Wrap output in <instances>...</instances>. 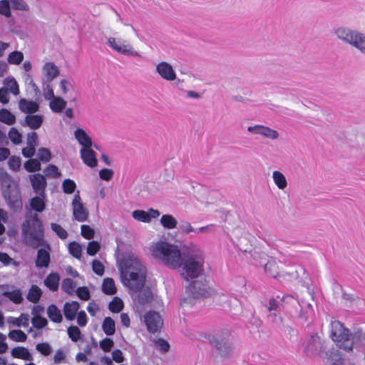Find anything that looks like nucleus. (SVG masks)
Returning a JSON list of instances; mask_svg holds the SVG:
<instances>
[{"instance_id":"obj_1","label":"nucleus","mask_w":365,"mask_h":365,"mask_svg":"<svg viewBox=\"0 0 365 365\" xmlns=\"http://www.w3.org/2000/svg\"><path fill=\"white\" fill-rule=\"evenodd\" d=\"M123 284L132 292L133 300L140 305L150 303L153 293L149 287L144 288L147 269L140 259L133 252H125L118 262Z\"/></svg>"},{"instance_id":"obj_2","label":"nucleus","mask_w":365,"mask_h":365,"mask_svg":"<svg viewBox=\"0 0 365 365\" xmlns=\"http://www.w3.org/2000/svg\"><path fill=\"white\" fill-rule=\"evenodd\" d=\"M330 326V337L341 349L351 352L354 346H365V331L363 328L354 327L351 331L337 320L331 321Z\"/></svg>"},{"instance_id":"obj_3","label":"nucleus","mask_w":365,"mask_h":365,"mask_svg":"<svg viewBox=\"0 0 365 365\" xmlns=\"http://www.w3.org/2000/svg\"><path fill=\"white\" fill-rule=\"evenodd\" d=\"M205 262L203 252L196 245H191L182 259L181 275L186 281L198 277L203 272Z\"/></svg>"},{"instance_id":"obj_4","label":"nucleus","mask_w":365,"mask_h":365,"mask_svg":"<svg viewBox=\"0 0 365 365\" xmlns=\"http://www.w3.org/2000/svg\"><path fill=\"white\" fill-rule=\"evenodd\" d=\"M22 234H29V246L34 249L43 246L49 250L50 245L44 240L43 225L38 214L34 213L26 217V220L22 224Z\"/></svg>"},{"instance_id":"obj_5","label":"nucleus","mask_w":365,"mask_h":365,"mask_svg":"<svg viewBox=\"0 0 365 365\" xmlns=\"http://www.w3.org/2000/svg\"><path fill=\"white\" fill-rule=\"evenodd\" d=\"M152 255L167 266L176 269L181 267L182 257L178 246L165 242H158L152 248Z\"/></svg>"},{"instance_id":"obj_6","label":"nucleus","mask_w":365,"mask_h":365,"mask_svg":"<svg viewBox=\"0 0 365 365\" xmlns=\"http://www.w3.org/2000/svg\"><path fill=\"white\" fill-rule=\"evenodd\" d=\"M334 34L340 41L352 46L365 55V34L341 26L335 29Z\"/></svg>"},{"instance_id":"obj_7","label":"nucleus","mask_w":365,"mask_h":365,"mask_svg":"<svg viewBox=\"0 0 365 365\" xmlns=\"http://www.w3.org/2000/svg\"><path fill=\"white\" fill-rule=\"evenodd\" d=\"M211 345L218 354L222 357H229L232 353V344L228 331L215 334L210 340Z\"/></svg>"},{"instance_id":"obj_8","label":"nucleus","mask_w":365,"mask_h":365,"mask_svg":"<svg viewBox=\"0 0 365 365\" xmlns=\"http://www.w3.org/2000/svg\"><path fill=\"white\" fill-rule=\"evenodd\" d=\"M302 346L306 355L309 356H320L325 350V341L318 334L315 333L307 338Z\"/></svg>"},{"instance_id":"obj_9","label":"nucleus","mask_w":365,"mask_h":365,"mask_svg":"<svg viewBox=\"0 0 365 365\" xmlns=\"http://www.w3.org/2000/svg\"><path fill=\"white\" fill-rule=\"evenodd\" d=\"M108 45L116 53L132 57H140V54L125 39L110 36L108 38Z\"/></svg>"},{"instance_id":"obj_10","label":"nucleus","mask_w":365,"mask_h":365,"mask_svg":"<svg viewBox=\"0 0 365 365\" xmlns=\"http://www.w3.org/2000/svg\"><path fill=\"white\" fill-rule=\"evenodd\" d=\"M4 197L11 209L17 212L22 208L21 196L17 187L4 188Z\"/></svg>"},{"instance_id":"obj_11","label":"nucleus","mask_w":365,"mask_h":365,"mask_svg":"<svg viewBox=\"0 0 365 365\" xmlns=\"http://www.w3.org/2000/svg\"><path fill=\"white\" fill-rule=\"evenodd\" d=\"M186 289L194 298H205L209 297L212 293V290L208 287L206 281H193L189 284Z\"/></svg>"},{"instance_id":"obj_12","label":"nucleus","mask_w":365,"mask_h":365,"mask_svg":"<svg viewBox=\"0 0 365 365\" xmlns=\"http://www.w3.org/2000/svg\"><path fill=\"white\" fill-rule=\"evenodd\" d=\"M144 318L147 329L150 333L157 332L163 324V319L157 312L150 311L145 314Z\"/></svg>"},{"instance_id":"obj_13","label":"nucleus","mask_w":365,"mask_h":365,"mask_svg":"<svg viewBox=\"0 0 365 365\" xmlns=\"http://www.w3.org/2000/svg\"><path fill=\"white\" fill-rule=\"evenodd\" d=\"M73 215L75 220L78 222H84L87 220L88 217V211L84 207L81 202V198L79 195V191L74 195L72 201Z\"/></svg>"},{"instance_id":"obj_14","label":"nucleus","mask_w":365,"mask_h":365,"mask_svg":"<svg viewBox=\"0 0 365 365\" xmlns=\"http://www.w3.org/2000/svg\"><path fill=\"white\" fill-rule=\"evenodd\" d=\"M29 180L34 192L40 196L45 197V191L47 186L46 177L41 174L37 173L30 175Z\"/></svg>"},{"instance_id":"obj_15","label":"nucleus","mask_w":365,"mask_h":365,"mask_svg":"<svg viewBox=\"0 0 365 365\" xmlns=\"http://www.w3.org/2000/svg\"><path fill=\"white\" fill-rule=\"evenodd\" d=\"M155 70L158 74L165 81H172L177 78L175 70L168 62H160L157 64Z\"/></svg>"},{"instance_id":"obj_16","label":"nucleus","mask_w":365,"mask_h":365,"mask_svg":"<svg viewBox=\"0 0 365 365\" xmlns=\"http://www.w3.org/2000/svg\"><path fill=\"white\" fill-rule=\"evenodd\" d=\"M247 130L250 133L258 134L272 140H275L279 138V133L277 130L262 125H255L254 126H249L247 128Z\"/></svg>"},{"instance_id":"obj_17","label":"nucleus","mask_w":365,"mask_h":365,"mask_svg":"<svg viewBox=\"0 0 365 365\" xmlns=\"http://www.w3.org/2000/svg\"><path fill=\"white\" fill-rule=\"evenodd\" d=\"M44 247L45 249H39L37 252V256L35 262L36 267L37 268H46L48 267L50 264L51 247L49 248V250L46 247Z\"/></svg>"},{"instance_id":"obj_18","label":"nucleus","mask_w":365,"mask_h":365,"mask_svg":"<svg viewBox=\"0 0 365 365\" xmlns=\"http://www.w3.org/2000/svg\"><path fill=\"white\" fill-rule=\"evenodd\" d=\"M81 158L84 164L90 168L97 166L98 160L95 152L91 148H81L80 150Z\"/></svg>"},{"instance_id":"obj_19","label":"nucleus","mask_w":365,"mask_h":365,"mask_svg":"<svg viewBox=\"0 0 365 365\" xmlns=\"http://www.w3.org/2000/svg\"><path fill=\"white\" fill-rule=\"evenodd\" d=\"M19 109L29 115L36 113L39 110V104L34 101L21 98L19 101Z\"/></svg>"},{"instance_id":"obj_20","label":"nucleus","mask_w":365,"mask_h":365,"mask_svg":"<svg viewBox=\"0 0 365 365\" xmlns=\"http://www.w3.org/2000/svg\"><path fill=\"white\" fill-rule=\"evenodd\" d=\"M74 135L78 143L82 146V148H88L93 146L91 138L83 129L77 128L74 132Z\"/></svg>"},{"instance_id":"obj_21","label":"nucleus","mask_w":365,"mask_h":365,"mask_svg":"<svg viewBox=\"0 0 365 365\" xmlns=\"http://www.w3.org/2000/svg\"><path fill=\"white\" fill-rule=\"evenodd\" d=\"M80 304L76 301L66 302L63 305V314L66 319L69 321L73 320L77 314Z\"/></svg>"},{"instance_id":"obj_22","label":"nucleus","mask_w":365,"mask_h":365,"mask_svg":"<svg viewBox=\"0 0 365 365\" xmlns=\"http://www.w3.org/2000/svg\"><path fill=\"white\" fill-rule=\"evenodd\" d=\"M43 116L41 115H27L24 121L21 123L22 126H28L33 130L38 129L43 123Z\"/></svg>"},{"instance_id":"obj_23","label":"nucleus","mask_w":365,"mask_h":365,"mask_svg":"<svg viewBox=\"0 0 365 365\" xmlns=\"http://www.w3.org/2000/svg\"><path fill=\"white\" fill-rule=\"evenodd\" d=\"M60 275L56 272L49 274L44 279V284L51 291H57L59 286Z\"/></svg>"},{"instance_id":"obj_24","label":"nucleus","mask_w":365,"mask_h":365,"mask_svg":"<svg viewBox=\"0 0 365 365\" xmlns=\"http://www.w3.org/2000/svg\"><path fill=\"white\" fill-rule=\"evenodd\" d=\"M43 69L46 73L47 81L48 83H51L59 74V70L58 67L51 62L45 63Z\"/></svg>"},{"instance_id":"obj_25","label":"nucleus","mask_w":365,"mask_h":365,"mask_svg":"<svg viewBox=\"0 0 365 365\" xmlns=\"http://www.w3.org/2000/svg\"><path fill=\"white\" fill-rule=\"evenodd\" d=\"M47 315L49 319L54 323L58 324L63 321L61 312L55 304H51L48 307Z\"/></svg>"},{"instance_id":"obj_26","label":"nucleus","mask_w":365,"mask_h":365,"mask_svg":"<svg viewBox=\"0 0 365 365\" xmlns=\"http://www.w3.org/2000/svg\"><path fill=\"white\" fill-rule=\"evenodd\" d=\"M11 356L14 358L21 359L24 360L31 361L33 359L29 350L24 346H17L11 350Z\"/></svg>"},{"instance_id":"obj_27","label":"nucleus","mask_w":365,"mask_h":365,"mask_svg":"<svg viewBox=\"0 0 365 365\" xmlns=\"http://www.w3.org/2000/svg\"><path fill=\"white\" fill-rule=\"evenodd\" d=\"M264 272L270 277H277L279 275L278 263L274 259L269 260L264 265Z\"/></svg>"},{"instance_id":"obj_28","label":"nucleus","mask_w":365,"mask_h":365,"mask_svg":"<svg viewBox=\"0 0 365 365\" xmlns=\"http://www.w3.org/2000/svg\"><path fill=\"white\" fill-rule=\"evenodd\" d=\"M67 102L61 97L53 98L50 101L49 106L54 113H61L66 106Z\"/></svg>"},{"instance_id":"obj_29","label":"nucleus","mask_w":365,"mask_h":365,"mask_svg":"<svg viewBox=\"0 0 365 365\" xmlns=\"http://www.w3.org/2000/svg\"><path fill=\"white\" fill-rule=\"evenodd\" d=\"M43 196H36L30 200L31 208L37 212H42L46 207Z\"/></svg>"},{"instance_id":"obj_30","label":"nucleus","mask_w":365,"mask_h":365,"mask_svg":"<svg viewBox=\"0 0 365 365\" xmlns=\"http://www.w3.org/2000/svg\"><path fill=\"white\" fill-rule=\"evenodd\" d=\"M102 291L108 295H113L116 293V287L114 280L112 278L107 277L103 279L102 284Z\"/></svg>"},{"instance_id":"obj_31","label":"nucleus","mask_w":365,"mask_h":365,"mask_svg":"<svg viewBox=\"0 0 365 365\" xmlns=\"http://www.w3.org/2000/svg\"><path fill=\"white\" fill-rule=\"evenodd\" d=\"M0 122L11 125L16 122V116L6 108L0 109Z\"/></svg>"},{"instance_id":"obj_32","label":"nucleus","mask_w":365,"mask_h":365,"mask_svg":"<svg viewBox=\"0 0 365 365\" xmlns=\"http://www.w3.org/2000/svg\"><path fill=\"white\" fill-rule=\"evenodd\" d=\"M160 224L164 228L171 230L176 227L177 220L171 215H163L160 218Z\"/></svg>"},{"instance_id":"obj_33","label":"nucleus","mask_w":365,"mask_h":365,"mask_svg":"<svg viewBox=\"0 0 365 365\" xmlns=\"http://www.w3.org/2000/svg\"><path fill=\"white\" fill-rule=\"evenodd\" d=\"M274 182L279 190H284L287 186V182L284 174L275 170L272 173Z\"/></svg>"},{"instance_id":"obj_34","label":"nucleus","mask_w":365,"mask_h":365,"mask_svg":"<svg viewBox=\"0 0 365 365\" xmlns=\"http://www.w3.org/2000/svg\"><path fill=\"white\" fill-rule=\"evenodd\" d=\"M102 329L106 335H113L115 332L114 320L110 317H106L102 324Z\"/></svg>"},{"instance_id":"obj_35","label":"nucleus","mask_w":365,"mask_h":365,"mask_svg":"<svg viewBox=\"0 0 365 365\" xmlns=\"http://www.w3.org/2000/svg\"><path fill=\"white\" fill-rule=\"evenodd\" d=\"M4 87L7 89V92L10 91L16 96L19 93V85L14 78L7 77L4 81Z\"/></svg>"},{"instance_id":"obj_36","label":"nucleus","mask_w":365,"mask_h":365,"mask_svg":"<svg viewBox=\"0 0 365 365\" xmlns=\"http://www.w3.org/2000/svg\"><path fill=\"white\" fill-rule=\"evenodd\" d=\"M29 317L27 314H21L19 318L9 317L8 322L16 327L23 326L24 327L29 326Z\"/></svg>"},{"instance_id":"obj_37","label":"nucleus","mask_w":365,"mask_h":365,"mask_svg":"<svg viewBox=\"0 0 365 365\" xmlns=\"http://www.w3.org/2000/svg\"><path fill=\"white\" fill-rule=\"evenodd\" d=\"M42 294L41 289L37 285H32L27 294V299L32 303H37Z\"/></svg>"},{"instance_id":"obj_38","label":"nucleus","mask_w":365,"mask_h":365,"mask_svg":"<svg viewBox=\"0 0 365 365\" xmlns=\"http://www.w3.org/2000/svg\"><path fill=\"white\" fill-rule=\"evenodd\" d=\"M24 168L29 173L39 171L41 169V163L38 159L31 158L24 163Z\"/></svg>"},{"instance_id":"obj_39","label":"nucleus","mask_w":365,"mask_h":365,"mask_svg":"<svg viewBox=\"0 0 365 365\" xmlns=\"http://www.w3.org/2000/svg\"><path fill=\"white\" fill-rule=\"evenodd\" d=\"M24 60V54L21 51H15L10 53L7 61L10 64L19 65Z\"/></svg>"},{"instance_id":"obj_40","label":"nucleus","mask_w":365,"mask_h":365,"mask_svg":"<svg viewBox=\"0 0 365 365\" xmlns=\"http://www.w3.org/2000/svg\"><path fill=\"white\" fill-rule=\"evenodd\" d=\"M76 287L75 282L71 278H66L62 281L61 288L67 294L71 295Z\"/></svg>"},{"instance_id":"obj_41","label":"nucleus","mask_w":365,"mask_h":365,"mask_svg":"<svg viewBox=\"0 0 365 365\" xmlns=\"http://www.w3.org/2000/svg\"><path fill=\"white\" fill-rule=\"evenodd\" d=\"M69 253L75 258L80 259L81 257L82 248L79 243L73 241L68 245Z\"/></svg>"},{"instance_id":"obj_42","label":"nucleus","mask_w":365,"mask_h":365,"mask_svg":"<svg viewBox=\"0 0 365 365\" xmlns=\"http://www.w3.org/2000/svg\"><path fill=\"white\" fill-rule=\"evenodd\" d=\"M9 337L14 341L24 342L26 340V334L20 329H14L10 331L9 333Z\"/></svg>"},{"instance_id":"obj_43","label":"nucleus","mask_w":365,"mask_h":365,"mask_svg":"<svg viewBox=\"0 0 365 365\" xmlns=\"http://www.w3.org/2000/svg\"><path fill=\"white\" fill-rule=\"evenodd\" d=\"M43 173L46 177L51 178H57L61 176V173L59 172L57 166L53 164H49L44 170Z\"/></svg>"},{"instance_id":"obj_44","label":"nucleus","mask_w":365,"mask_h":365,"mask_svg":"<svg viewBox=\"0 0 365 365\" xmlns=\"http://www.w3.org/2000/svg\"><path fill=\"white\" fill-rule=\"evenodd\" d=\"M132 217L140 222H150V217L148 216V212L142 210H136L132 212Z\"/></svg>"},{"instance_id":"obj_45","label":"nucleus","mask_w":365,"mask_h":365,"mask_svg":"<svg viewBox=\"0 0 365 365\" xmlns=\"http://www.w3.org/2000/svg\"><path fill=\"white\" fill-rule=\"evenodd\" d=\"M179 232L180 234L189 235L191 232L197 233V230L195 229L189 222L187 221H181L179 224Z\"/></svg>"},{"instance_id":"obj_46","label":"nucleus","mask_w":365,"mask_h":365,"mask_svg":"<svg viewBox=\"0 0 365 365\" xmlns=\"http://www.w3.org/2000/svg\"><path fill=\"white\" fill-rule=\"evenodd\" d=\"M8 137L14 145H19L22 141V135L14 127L9 130Z\"/></svg>"},{"instance_id":"obj_47","label":"nucleus","mask_w":365,"mask_h":365,"mask_svg":"<svg viewBox=\"0 0 365 365\" xmlns=\"http://www.w3.org/2000/svg\"><path fill=\"white\" fill-rule=\"evenodd\" d=\"M109 310L114 313L120 312L123 308V302L118 297H114V299L109 303Z\"/></svg>"},{"instance_id":"obj_48","label":"nucleus","mask_w":365,"mask_h":365,"mask_svg":"<svg viewBox=\"0 0 365 365\" xmlns=\"http://www.w3.org/2000/svg\"><path fill=\"white\" fill-rule=\"evenodd\" d=\"M68 335L70 339L74 341H78L81 336V331L80 329L76 326H71L67 329Z\"/></svg>"},{"instance_id":"obj_49","label":"nucleus","mask_w":365,"mask_h":365,"mask_svg":"<svg viewBox=\"0 0 365 365\" xmlns=\"http://www.w3.org/2000/svg\"><path fill=\"white\" fill-rule=\"evenodd\" d=\"M38 160L43 163H48L51 159V153L48 148H41L38 150Z\"/></svg>"},{"instance_id":"obj_50","label":"nucleus","mask_w":365,"mask_h":365,"mask_svg":"<svg viewBox=\"0 0 365 365\" xmlns=\"http://www.w3.org/2000/svg\"><path fill=\"white\" fill-rule=\"evenodd\" d=\"M4 295L15 304L21 303L23 298L20 290H14L11 292H6Z\"/></svg>"},{"instance_id":"obj_51","label":"nucleus","mask_w":365,"mask_h":365,"mask_svg":"<svg viewBox=\"0 0 365 365\" xmlns=\"http://www.w3.org/2000/svg\"><path fill=\"white\" fill-rule=\"evenodd\" d=\"M51 228L61 240H65L68 237L67 231L64 228H63L60 225L52 222L51 224Z\"/></svg>"},{"instance_id":"obj_52","label":"nucleus","mask_w":365,"mask_h":365,"mask_svg":"<svg viewBox=\"0 0 365 365\" xmlns=\"http://www.w3.org/2000/svg\"><path fill=\"white\" fill-rule=\"evenodd\" d=\"M155 347L158 351L163 354H165L170 350L169 343L162 338H160L155 341Z\"/></svg>"},{"instance_id":"obj_53","label":"nucleus","mask_w":365,"mask_h":365,"mask_svg":"<svg viewBox=\"0 0 365 365\" xmlns=\"http://www.w3.org/2000/svg\"><path fill=\"white\" fill-rule=\"evenodd\" d=\"M76 187V185L73 180L66 179L62 183V188L65 193H73Z\"/></svg>"},{"instance_id":"obj_54","label":"nucleus","mask_w":365,"mask_h":365,"mask_svg":"<svg viewBox=\"0 0 365 365\" xmlns=\"http://www.w3.org/2000/svg\"><path fill=\"white\" fill-rule=\"evenodd\" d=\"M36 349L43 356H48L52 351L51 345L47 342L37 344Z\"/></svg>"},{"instance_id":"obj_55","label":"nucleus","mask_w":365,"mask_h":365,"mask_svg":"<svg viewBox=\"0 0 365 365\" xmlns=\"http://www.w3.org/2000/svg\"><path fill=\"white\" fill-rule=\"evenodd\" d=\"M0 182L5 188L11 187V177L4 170H0Z\"/></svg>"},{"instance_id":"obj_56","label":"nucleus","mask_w":365,"mask_h":365,"mask_svg":"<svg viewBox=\"0 0 365 365\" xmlns=\"http://www.w3.org/2000/svg\"><path fill=\"white\" fill-rule=\"evenodd\" d=\"M0 182L5 188L11 187V177L4 170H0Z\"/></svg>"},{"instance_id":"obj_57","label":"nucleus","mask_w":365,"mask_h":365,"mask_svg":"<svg viewBox=\"0 0 365 365\" xmlns=\"http://www.w3.org/2000/svg\"><path fill=\"white\" fill-rule=\"evenodd\" d=\"M31 323L35 328L42 329L48 324V321L44 317L41 316H36L32 317Z\"/></svg>"},{"instance_id":"obj_58","label":"nucleus","mask_w":365,"mask_h":365,"mask_svg":"<svg viewBox=\"0 0 365 365\" xmlns=\"http://www.w3.org/2000/svg\"><path fill=\"white\" fill-rule=\"evenodd\" d=\"M0 14L5 16L6 17H11L10 2L9 0L0 1Z\"/></svg>"},{"instance_id":"obj_59","label":"nucleus","mask_w":365,"mask_h":365,"mask_svg":"<svg viewBox=\"0 0 365 365\" xmlns=\"http://www.w3.org/2000/svg\"><path fill=\"white\" fill-rule=\"evenodd\" d=\"M12 8L16 10L28 11L29 6L24 0H9Z\"/></svg>"},{"instance_id":"obj_60","label":"nucleus","mask_w":365,"mask_h":365,"mask_svg":"<svg viewBox=\"0 0 365 365\" xmlns=\"http://www.w3.org/2000/svg\"><path fill=\"white\" fill-rule=\"evenodd\" d=\"M77 296L82 300L87 301L91 297L90 291L86 287H80L76 291Z\"/></svg>"},{"instance_id":"obj_61","label":"nucleus","mask_w":365,"mask_h":365,"mask_svg":"<svg viewBox=\"0 0 365 365\" xmlns=\"http://www.w3.org/2000/svg\"><path fill=\"white\" fill-rule=\"evenodd\" d=\"M8 164L11 170L17 171L21 166V158L16 156H11L9 160Z\"/></svg>"},{"instance_id":"obj_62","label":"nucleus","mask_w":365,"mask_h":365,"mask_svg":"<svg viewBox=\"0 0 365 365\" xmlns=\"http://www.w3.org/2000/svg\"><path fill=\"white\" fill-rule=\"evenodd\" d=\"M27 145L36 148L38 145V135L36 132H30L27 134Z\"/></svg>"},{"instance_id":"obj_63","label":"nucleus","mask_w":365,"mask_h":365,"mask_svg":"<svg viewBox=\"0 0 365 365\" xmlns=\"http://www.w3.org/2000/svg\"><path fill=\"white\" fill-rule=\"evenodd\" d=\"M113 344V341L110 338H105L101 340L99 344L101 349L105 352L110 351Z\"/></svg>"},{"instance_id":"obj_64","label":"nucleus","mask_w":365,"mask_h":365,"mask_svg":"<svg viewBox=\"0 0 365 365\" xmlns=\"http://www.w3.org/2000/svg\"><path fill=\"white\" fill-rule=\"evenodd\" d=\"M81 235L88 240H91L93 238L94 236V230L91 228L88 225H81Z\"/></svg>"}]
</instances>
